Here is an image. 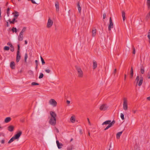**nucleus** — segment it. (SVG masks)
Returning <instances> with one entry per match:
<instances>
[{
  "label": "nucleus",
  "mask_w": 150,
  "mask_h": 150,
  "mask_svg": "<svg viewBox=\"0 0 150 150\" xmlns=\"http://www.w3.org/2000/svg\"><path fill=\"white\" fill-rule=\"evenodd\" d=\"M28 73L30 75H33V72L31 70H29L28 71Z\"/></svg>",
  "instance_id": "obj_41"
},
{
  "label": "nucleus",
  "mask_w": 150,
  "mask_h": 150,
  "mask_svg": "<svg viewBox=\"0 0 150 150\" xmlns=\"http://www.w3.org/2000/svg\"><path fill=\"white\" fill-rule=\"evenodd\" d=\"M17 18H14L13 19V21L15 22H16H16H18V21L17 20H16V19Z\"/></svg>",
  "instance_id": "obj_51"
},
{
  "label": "nucleus",
  "mask_w": 150,
  "mask_h": 150,
  "mask_svg": "<svg viewBox=\"0 0 150 150\" xmlns=\"http://www.w3.org/2000/svg\"><path fill=\"white\" fill-rule=\"evenodd\" d=\"M126 76H127L126 75V74H125L124 75V80L125 81L126 80Z\"/></svg>",
  "instance_id": "obj_61"
},
{
  "label": "nucleus",
  "mask_w": 150,
  "mask_h": 150,
  "mask_svg": "<svg viewBox=\"0 0 150 150\" xmlns=\"http://www.w3.org/2000/svg\"><path fill=\"white\" fill-rule=\"evenodd\" d=\"M26 27H24L20 33L23 34V33H24L26 30Z\"/></svg>",
  "instance_id": "obj_40"
},
{
  "label": "nucleus",
  "mask_w": 150,
  "mask_h": 150,
  "mask_svg": "<svg viewBox=\"0 0 150 150\" xmlns=\"http://www.w3.org/2000/svg\"><path fill=\"white\" fill-rule=\"evenodd\" d=\"M55 6L56 8V11H58L59 9V4L58 1H56L55 3Z\"/></svg>",
  "instance_id": "obj_15"
},
{
  "label": "nucleus",
  "mask_w": 150,
  "mask_h": 150,
  "mask_svg": "<svg viewBox=\"0 0 150 150\" xmlns=\"http://www.w3.org/2000/svg\"><path fill=\"white\" fill-rule=\"evenodd\" d=\"M40 58L42 63V64L43 65H44L45 64V62L44 59L41 56H40Z\"/></svg>",
  "instance_id": "obj_32"
},
{
  "label": "nucleus",
  "mask_w": 150,
  "mask_h": 150,
  "mask_svg": "<svg viewBox=\"0 0 150 150\" xmlns=\"http://www.w3.org/2000/svg\"><path fill=\"white\" fill-rule=\"evenodd\" d=\"M117 71V69H115L114 70V71L113 72L112 74L114 75H115V74L116 73V72Z\"/></svg>",
  "instance_id": "obj_48"
},
{
  "label": "nucleus",
  "mask_w": 150,
  "mask_h": 150,
  "mask_svg": "<svg viewBox=\"0 0 150 150\" xmlns=\"http://www.w3.org/2000/svg\"><path fill=\"white\" fill-rule=\"evenodd\" d=\"M10 10V8H8L7 9V15L8 16H9V11Z\"/></svg>",
  "instance_id": "obj_38"
},
{
  "label": "nucleus",
  "mask_w": 150,
  "mask_h": 150,
  "mask_svg": "<svg viewBox=\"0 0 150 150\" xmlns=\"http://www.w3.org/2000/svg\"><path fill=\"white\" fill-rule=\"evenodd\" d=\"M39 85V84L36 83L35 82H33L31 83V86H34L36 85Z\"/></svg>",
  "instance_id": "obj_35"
},
{
  "label": "nucleus",
  "mask_w": 150,
  "mask_h": 150,
  "mask_svg": "<svg viewBox=\"0 0 150 150\" xmlns=\"http://www.w3.org/2000/svg\"><path fill=\"white\" fill-rule=\"evenodd\" d=\"M35 64H36V65H38V60H35Z\"/></svg>",
  "instance_id": "obj_53"
},
{
  "label": "nucleus",
  "mask_w": 150,
  "mask_h": 150,
  "mask_svg": "<svg viewBox=\"0 0 150 150\" xmlns=\"http://www.w3.org/2000/svg\"><path fill=\"white\" fill-rule=\"evenodd\" d=\"M75 67L77 72L78 76L79 78L83 77V72L81 68L77 66H76Z\"/></svg>",
  "instance_id": "obj_2"
},
{
  "label": "nucleus",
  "mask_w": 150,
  "mask_h": 150,
  "mask_svg": "<svg viewBox=\"0 0 150 150\" xmlns=\"http://www.w3.org/2000/svg\"><path fill=\"white\" fill-rule=\"evenodd\" d=\"M12 14L14 15V18H17L18 17L19 15V13L17 11H15L14 12L12 13Z\"/></svg>",
  "instance_id": "obj_13"
},
{
  "label": "nucleus",
  "mask_w": 150,
  "mask_h": 150,
  "mask_svg": "<svg viewBox=\"0 0 150 150\" xmlns=\"http://www.w3.org/2000/svg\"><path fill=\"white\" fill-rule=\"evenodd\" d=\"M10 67L12 69H15V62H11L10 63Z\"/></svg>",
  "instance_id": "obj_12"
},
{
  "label": "nucleus",
  "mask_w": 150,
  "mask_h": 150,
  "mask_svg": "<svg viewBox=\"0 0 150 150\" xmlns=\"http://www.w3.org/2000/svg\"><path fill=\"white\" fill-rule=\"evenodd\" d=\"M140 71L142 74H144V67L143 66H142V67H141Z\"/></svg>",
  "instance_id": "obj_30"
},
{
  "label": "nucleus",
  "mask_w": 150,
  "mask_h": 150,
  "mask_svg": "<svg viewBox=\"0 0 150 150\" xmlns=\"http://www.w3.org/2000/svg\"><path fill=\"white\" fill-rule=\"evenodd\" d=\"M130 75V78H132V77H133V67H131Z\"/></svg>",
  "instance_id": "obj_25"
},
{
  "label": "nucleus",
  "mask_w": 150,
  "mask_h": 150,
  "mask_svg": "<svg viewBox=\"0 0 150 150\" xmlns=\"http://www.w3.org/2000/svg\"><path fill=\"white\" fill-rule=\"evenodd\" d=\"M4 50L8 51L9 50L10 47L8 46H5L4 47Z\"/></svg>",
  "instance_id": "obj_37"
},
{
  "label": "nucleus",
  "mask_w": 150,
  "mask_h": 150,
  "mask_svg": "<svg viewBox=\"0 0 150 150\" xmlns=\"http://www.w3.org/2000/svg\"><path fill=\"white\" fill-rule=\"evenodd\" d=\"M147 77L149 79L150 78V71H149L147 74Z\"/></svg>",
  "instance_id": "obj_46"
},
{
  "label": "nucleus",
  "mask_w": 150,
  "mask_h": 150,
  "mask_svg": "<svg viewBox=\"0 0 150 150\" xmlns=\"http://www.w3.org/2000/svg\"><path fill=\"white\" fill-rule=\"evenodd\" d=\"M97 64L96 61L95 60L93 61V69H95L97 67Z\"/></svg>",
  "instance_id": "obj_19"
},
{
  "label": "nucleus",
  "mask_w": 150,
  "mask_h": 150,
  "mask_svg": "<svg viewBox=\"0 0 150 150\" xmlns=\"http://www.w3.org/2000/svg\"><path fill=\"white\" fill-rule=\"evenodd\" d=\"M11 31L13 33H14V32L16 33L17 32V29L16 28L13 27L11 29Z\"/></svg>",
  "instance_id": "obj_31"
},
{
  "label": "nucleus",
  "mask_w": 150,
  "mask_h": 150,
  "mask_svg": "<svg viewBox=\"0 0 150 150\" xmlns=\"http://www.w3.org/2000/svg\"><path fill=\"white\" fill-rule=\"evenodd\" d=\"M1 142L2 144H4V142H5V141L3 139V140H2L1 141Z\"/></svg>",
  "instance_id": "obj_59"
},
{
  "label": "nucleus",
  "mask_w": 150,
  "mask_h": 150,
  "mask_svg": "<svg viewBox=\"0 0 150 150\" xmlns=\"http://www.w3.org/2000/svg\"><path fill=\"white\" fill-rule=\"evenodd\" d=\"M71 122L72 123H74L75 121V118L74 116H72L70 119Z\"/></svg>",
  "instance_id": "obj_23"
},
{
  "label": "nucleus",
  "mask_w": 150,
  "mask_h": 150,
  "mask_svg": "<svg viewBox=\"0 0 150 150\" xmlns=\"http://www.w3.org/2000/svg\"><path fill=\"white\" fill-rule=\"evenodd\" d=\"M11 51L12 52H13L14 51V47L13 46H11Z\"/></svg>",
  "instance_id": "obj_45"
},
{
  "label": "nucleus",
  "mask_w": 150,
  "mask_h": 150,
  "mask_svg": "<svg viewBox=\"0 0 150 150\" xmlns=\"http://www.w3.org/2000/svg\"><path fill=\"white\" fill-rule=\"evenodd\" d=\"M87 120H88V124H89L90 125H91V122L90 121V120H89V119L88 118H87Z\"/></svg>",
  "instance_id": "obj_58"
},
{
  "label": "nucleus",
  "mask_w": 150,
  "mask_h": 150,
  "mask_svg": "<svg viewBox=\"0 0 150 150\" xmlns=\"http://www.w3.org/2000/svg\"><path fill=\"white\" fill-rule=\"evenodd\" d=\"M8 21H9L10 22V24H14L15 23V22L13 21V20H12V21H11V20L10 19H9L8 20Z\"/></svg>",
  "instance_id": "obj_42"
},
{
  "label": "nucleus",
  "mask_w": 150,
  "mask_h": 150,
  "mask_svg": "<svg viewBox=\"0 0 150 150\" xmlns=\"http://www.w3.org/2000/svg\"><path fill=\"white\" fill-rule=\"evenodd\" d=\"M32 3L34 4H37L36 2H35V1H34V0H31Z\"/></svg>",
  "instance_id": "obj_49"
},
{
  "label": "nucleus",
  "mask_w": 150,
  "mask_h": 150,
  "mask_svg": "<svg viewBox=\"0 0 150 150\" xmlns=\"http://www.w3.org/2000/svg\"><path fill=\"white\" fill-rule=\"evenodd\" d=\"M147 37L149 39V41H150V29L149 30V31L148 33Z\"/></svg>",
  "instance_id": "obj_44"
},
{
  "label": "nucleus",
  "mask_w": 150,
  "mask_h": 150,
  "mask_svg": "<svg viewBox=\"0 0 150 150\" xmlns=\"http://www.w3.org/2000/svg\"><path fill=\"white\" fill-rule=\"evenodd\" d=\"M23 34L20 33L18 37V40L19 41H22L23 39Z\"/></svg>",
  "instance_id": "obj_17"
},
{
  "label": "nucleus",
  "mask_w": 150,
  "mask_h": 150,
  "mask_svg": "<svg viewBox=\"0 0 150 150\" xmlns=\"http://www.w3.org/2000/svg\"><path fill=\"white\" fill-rule=\"evenodd\" d=\"M111 123H112V122H111L110 120H108L105 121L103 123L102 125H108Z\"/></svg>",
  "instance_id": "obj_16"
},
{
  "label": "nucleus",
  "mask_w": 150,
  "mask_h": 150,
  "mask_svg": "<svg viewBox=\"0 0 150 150\" xmlns=\"http://www.w3.org/2000/svg\"><path fill=\"white\" fill-rule=\"evenodd\" d=\"M53 24V21L50 19V17H48V20L47 24V28H50Z\"/></svg>",
  "instance_id": "obj_9"
},
{
  "label": "nucleus",
  "mask_w": 150,
  "mask_h": 150,
  "mask_svg": "<svg viewBox=\"0 0 150 150\" xmlns=\"http://www.w3.org/2000/svg\"><path fill=\"white\" fill-rule=\"evenodd\" d=\"M77 6L78 8V10L79 11V13H81V8L80 7L79 4V2H78L77 3Z\"/></svg>",
  "instance_id": "obj_22"
},
{
  "label": "nucleus",
  "mask_w": 150,
  "mask_h": 150,
  "mask_svg": "<svg viewBox=\"0 0 150 150\" xmlns=\"http://www.w3.org/2000/svg\"><path fill=\"white\" fill-rule=\"evenodd\" d=\"M11 118L10 117H6L4 120V122L5 123H8L11 120Z\"/></svg>",
  "instance_id": "obj_20"
},
{
  "label": "nucleus",
  "mask_w": 150,
  "mask_h": 150,
  "mask_svg": "<svg viewBox=\"0 0 150 150\" xmlns=\"http://www.w3.org/2000/svg\"><path fill=\"white\" fill-rule=\"evenodd\" d=\"M32 3L34 4H37L36 2H35V1H34V0H31Z\"/></svg>",
  "instance_id": "obj_50"
},
{
  "label": "nucleus",
  "mask_w": 150,
  "mask_h": 150,
  "mask_svg": "<svg viewBox=\"0 0 150 150\" xmlns=\"http://www.w3.org/2000/svg\"><path fill=\"white\" fill-rule=\"evenodd\" d=\"M79 133L80 134H83V132L82 131L81 129H79Z\"/></svg>",
  "instance_id": "obj_57"
},
{
  "label": "nucleus",
  "mask_w": 150,
  "mask_h": 150,
  "mask_svg": "<svg viewBox=\"0 0 150 150\" xmlns=\"http://www.w3.org/2000/svg\"><path fill=\"white\" fill-rule=\"evenodd\" d=\"M45 71H46V72L47 73H50V70L49 69H46L45 70Z\"/></svg>",
  "instance_id": "obj_47"
},
{
  "label": "nucleus",
  "mask_w": 150,
  "mask_h": 150,
  "mask_svg": "<svg viewBox=\"0 0 150 150\" xmlns=\"http://www.w3.org/2000/svg\"><path fill=\"white\" fill-rule=\"evenodd\" d=\"M22 134V132L21 131H19L17 132L16 134L13 137L16 139H18Z\"/></svg>",
  "instance_id": "obj_8"
},
{
  "label": "nucleus",
  "mask_w": 150,
  "mask_h": 150,
  "mask_svg": "<svg viewBox=\"0 0 150 150\" xmlns=\"http://www.w3.org/2000/svg\"><path fill=\"white\" fill-rule=\"evenodd\" d=\"M70 101H69L68 100H67V104H69L70 103Z\"/></svg>",
  "instance_id": "obj_60"
},
{
  "label": "nucleus",
  "mask_w": 150,
  "mask_h": 150,
  "mask_svg": "<svg viewBox=\"0 0 150 150\" xmlns=\"http://www.w3.org/2000/svg\"><path fill=\"white\" fill-rule=\"evenodd\" d=\"M7 45H9V46H10V47L11 46H13L12 44L11 43H10V42H8L7 43Z\"/></svg>",
  "instance_id": "obj_56"
},
{
  "label": "nucleus",
  "mask_w": 150,
  "mask_h": 150,
  "mask_svg": "<svg viewBox=\"0 0 150 150\" xmlns=\"http://www.w3.org/2000/svg\"><path fill=\"white\" fill-rule=\"evenodd\" d=\"M132 48L133 50L132 53L133 54H135V49L133 45H132Z\"/></svg>",
  "instance_id": "obj_34"
},
{
  "label": "nucleus",
  "mask_w": 150,
  "mask_h": 150,
  "mask_svg": "<svg viewBox=\"0 0 150 150\" xmlns=\"http://www.w3.org/2000/svg\"><path fill=\"white\" fill-rule=\"evenodd\" d=\"M124 116L123 114L121 113L120 114V117L123 120L124 119Z\"/></svg>",
  "instance_id": "obj_43"
},
{
  "label": "nucleus",
  "mask_w": 150,
  "mask_h": 150,
  "mask_svg": "<svg viewBox=\"0 0 150 150\" xmlns=\"http://www.w3.org/2000/svg\"><path fill=\"white\" fill-rule=\"evenodd\" d=\"M115 121L114 120H113L112 121V123H111L109 125H108L107 126V127L104 129V130L105 131L107 129H108L109 128L112 126L113 125L115 124Z\"/></svg>",
  "instance_id": "obj_11"
},
{
  "label": "nucleus",
  "mask_w": 150,
  "mask_h": 150,
  "mask_svg": "<svg viewBox=\"0 0 150 150\" xmlns=\"http://www.w3.org/2000/svg\"><path fill=\"white\" fill-rule=\"evenodd\" d=\"M43 76H44L43 74L42 73H40V75L39 76V79H42L43 77Z\"/></svg>",
  "instance_id": "obj_39"
},
{
  "label": "nucleus",
  "mask_w": 150,
  "mask_h": 150,
  "mask_svg": "<svg viewBox=\"0 0 150 150\" xmlns=\"http://www.w3.org/2000/svg\"><path fill=\"white\" fill-rule=\"evenodd\" d=\"M122 132H123V131H121V132H118L117 134H116V138L117 139H119L120 138V136L122 134Z\"/></svg>",
  "instance_id": "obj_21"
},
{
  "label": "nucleus",
  "mask_w": 150,
  "mask_h": 150,
  "mask_svg": "<svg viewBox=\"0 0 150 150\" xmlns=\"http://www.w3.org/2000/svg\"><path fill=\"white\" fill-rule=\"evenodd\" d=\"M114 145L111 142L110 143L109 146V150H113L114 149Z\"/></svg>",
  "instance_id": "obj_26"
},
{
  "label": "nucleus",
  "mask_w": 150,
  "mask_h": 150,
  "mask_svg": "<svg viewBox=\"0 0 150 150\" xmlns=\"http://www.w3.org/2000/svg\"><path fill=\"white\" fill-rule=\"evenodd\" d=\"M108 108V107L107 105L105 104L102 105L100 107V109L101 110H107Z\"/></svg>",
  "instance_id": "obj_10"
},
{
  "label": "nucleus",
  "mask_w": 150,
  "mask_h": 150,
  "mask_svg": "<svg viewBox=\"0 0 150 150\" xmlns=\"http://www.w3.org/2000/svg\"><path fill=\"white\" fill-rule=\"evenodd\" d=\"M114 25L113 23L111 17H110L109 18V24L108 26V29L109 31L111 30V29L113 28Z\"/></svg>",
  "instance_id": "obj_6"
},
{
  "label": "nucleus",
  "mask_w": 150,
  "mask_h": 150,
  "mask_svg": "<svg viewBox=\"0 0 150 150\" xmlns=\"http://www.w3.org/2000/svg\"><path fill=\"white\" fill-rule=\"evenodd\" d=\"M6 23H7L6 26L7 27H8L9 26V25L8 24V22L7 21L6 22Z\"/></svg>",
  "instance_id": "obj_63"
},
{
  "label": "nucleus",
  "mask_w": 150,
  "mask_h": 150,
  "mask_svg": "<svg viewBox=\"0 0 150 150\" xmlns=\"http://www.w3.org/2000/svg\"><path fill=\"white\" fill-rule=\"evenodd\" d=\"M130 50V48L129 47H127V49L126 50V51H127V52L128 53H129V52Z\"/></svg>",
  "instance_id": "obj_55"
},
{
  "label": "nucleus",
  "mask_w": 150,
  "mask_h": 150,
  "mask_svg": "<svg viewBox=\"0 0 150 150\" xmlns=\"http://www.w3.org/2000/svg\"><path fill=\"white\" fill-rule=\"evenodd\" d=\"M106 16V14L105 13H104L103 14V19H104L105 18Z\"/></svg>",
  "instance_id": "obj_52"
},
{
  "label": "nucleus",
  "mask_w": 150,
  "mask_h": 150,
  "mask_svg": "<svg viewBox=\"0 0 150 150\" xmlns=\"http://www.w3.org/2000/svg\"><path fill=\"white\" fill-rule=\"evenodd\" d=\"M70 10H69V11L67 13L66 15H67V16H69L70 14Z\"/></svg>",
  "instance_id": "obj_54"
},
{
  "label": "nucleus",
  "mask_w": 150,
  "mask_h": 150,
  "mask_svg": "<svg viewBox=\"0 0 150 150\" xmlns=\"http://www.w3.org/2000/svg\"><path fill=\"white\" fill-rule=\"evenodd\" d=\"M128 106L127 99L126 98H123V108L125 110H127Z\"/></svg>",
  "instance_id": "obj_5"
},
{
  "label": "nucleus",
  "mask_w": 150,
  "mask_h": 150,
  "mask_svg": "<svg viewBox=\"0 0 150 150\" xmlns=\"http://www.w3.org/2000/svg\"><path fill=\"white\" fill-rule=\"evenodd\" d=\"M14 127L12 125H10L8 127V130L11 132H12L14 130Z\"/></svg>",
  "instance_id": "obj_14"
},
{
  "label": "nucleus",
  "mask_w": 150,
  "mask_h": 150,
  "mask_svg": "<svg viewBox=\"0 0 150 150\" xmlns=\"http://www.w3.org/2000/svg\"><path fill=\"white\" fill-rule=\"evenodd\" d=\"M49 103L53 107H56L57 105V102L53 99H51L49 101Z\"/></svg>",
  "instance_id": "obj_7"
},
{
  "label": "nucleus",
  "mask_w": 150,
  "mask_h": 150,
  "mask_svg": "<svg viewBox=\"0 0 150 150\" xmlns=\"http://www.w3.org/2000/svg\"><path fill=\"white\" fill-rule=\"evenodd\" d=\"M56 143L59 149H60L61 148V146H63V144L62 143H60L58 140L56 141Z\"/></svg>",
  "instance_id": "obj_18"
},
{
  "label": "nucleus",
  "mask_w": 150,
  "mask_h": 150,
  "mask_svg": "<svg viewBox=\"0 0 150 150\" xmlns=\"http://www.w3.org/2000/svg\"><path fill=\"white\" fill-rule=\"evenodd\" d=\"M15 139V138L13 136V137H12L10 139V140L8 142V144H10L11 143V142H13V141Z\"/></svg>",
  "instance_id": "obj_29"
},
{
  "label": "nucleus",
  "mask_w": 150,
  "mask_h": 150,
  "mask_svg": "<svg viewBox=\"0 0 150 150\" xmlns=\"http://www.w3.org/2000/svg\"><path fill=\"white\" fill-rule=\"evenodd\" d=\"M50 114L51 117L49 121V123L52 125L54 126L56 123V114L54 112L52 111H51Z\"/></svg>",
  "instance_id": "obj_1"
},
{
  "label": "nucleus",
  "mask_w": 150,
  "mask_h": 150,
  "mask_svg": "<svg viewBox=\"0 0 150 150\" xmlns=\"http://www.w3.org/2000/svg\"><path fill=\"white\" fill-rule=\"evenodd\" d=\"M139 77L138 76H137L136 77V79L135 81H137V85L138 83V85L139 86H141L143 82V78L142 77H141L140 78V80H139V82H138L139 81Z\"/></svg>",
  "instance_id": "obj_4"
},
{
  "label": "nucleus",
  "mask_w": 150,
  "mask_h": 150,
  "mask_svg": "<svg viewBox=\"0 0 150 150\" xmlns=\"http://www.w3.org/2000/svg\"><path fill=\"white\" fill-rule=\"evenodd\" d=\"M122 17L123 18V21H124L126 19L125 16V13L124 11H122Z\"/></svg>",
  "instance_id": "obj_27"
},
{
  "label": "nucleus",
  "mask_w": 150,
  "mask_h": 150,
  "mask_svg": "<svg viewBox=\"0 0 150 150\" xmlns=\"http://www.w3.org/2000/svg\"><path fill=\"white\" fill-rule=\"evenodd\" d=\"M146 4L148 6V9H150V0H147Z\"/></svg>",
  "instance_id": "obj_28"
},
{
  "label": "nucleus",
  "mask_w": 150,
  "mask_h": 150,
  "mask_svg": "<svg viewBox=\"0 0 150 150\" xmlns=\"http://www.w3.org/2000/svg\"><path fill=\"white\" fill-rule=\"evenodd\" d=\"M18 48H17V55H16V62H19L21 57V56L20 54V45L18 44L17 45Z\"/></svg>",
  "instance_id": "obj_3"
},
{
  "label": "nucleus",
  "mask_w": 150,
  "mask_h": 150,
  "mask_svg": "<svg viewBox=\"0 0 150 150\" xmlns=\"http://www.w3.org/2000/svg\"><path fill=\"white\" fill-rule=\"evenodd\" d=\"M28 58V55L27 53H26L25 54V57H24V61L25 62H27V59Z\"/></svg>",
  "instance_id": "obj_36"
},
{
  "label": "nucleus",
  "mask_w": 150,
  "mask_h": 150,
  "mask_svg": "<svg viewBox=\"0 0 150 150\" xmlns=\"http://www.w3.org/2000/svg\"><path fill=\"white\" fill-rule=\"evenodd\" d=\"M74 146L73 145H71L69 146H68L67 147V150H71L73 149Z\"/></svg>",
  "instance_id": "obj_33"
},
{
  "label": "nucleus",
  "mask_w": 150,
  "mask_h": 150,
  "mask_svg": "<svg viewBox=\"0 0 150 150\" xmlns=\"http://www.w3.org/2000/svg\"><path fill=\"white\" fill-rule=\"evenodd\" d=\"M96 30L94 28L92 31V35L93 37L95 36L96 35Z\"/></svg>",
  "instance_id": "obj_24"
},
{
  "label": "nucleus",
  "mask_w": 150,
  "mask_h": 150,
  "mask_svg": "<svg viewBox=\"0 0 150 150\" xmlns=\"http://www.w3.org/2000/svg\"><path fill=\"white\" fill-rule=\"evenodd\" d=\"M132 111L133 112V113L134 114H135L136 113V110H133Z\"/></svg>",
  "instance_id": "obj_62"
},
{
  "label": "nucleus",
  "mask_w": 150,
  "mask_h": 150,
  "mask_svg": "<svg viewBox=\"0 0 150 150\" xmlns=\"http://www.w3.org/2000/svg\"><path fill=\"white\" fill-rule=\"evenodd\" d=\"M147 99L150 100V96L147 97Z\"/></svg>",
  "instance_id": "obj_64"
}]
</instances>
